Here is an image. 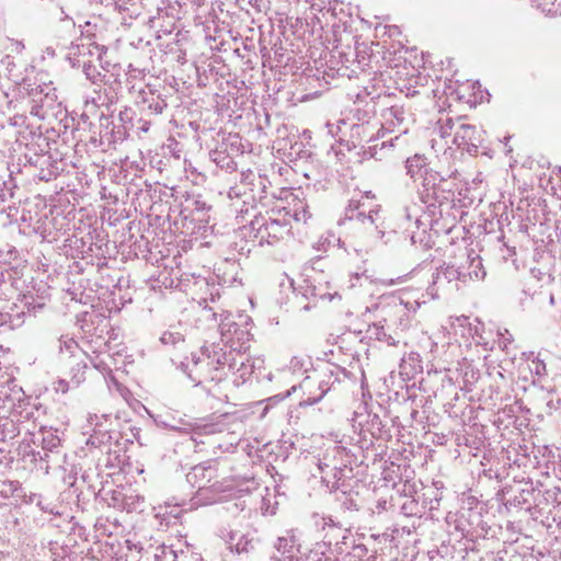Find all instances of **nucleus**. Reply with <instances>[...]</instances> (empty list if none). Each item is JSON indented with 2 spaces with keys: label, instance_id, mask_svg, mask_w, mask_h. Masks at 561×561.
<instances>
[{
  "label": "nucleus",
  "instance_id": "nucleus-1",
  "mask_svg": "<svg viewBox=\"0 0 561 561\" xmlns=\"http://www.w3.org/2000/svg\"><path fill=\"white\" fill-rule=\"evenodd\" d=\"M451 136L450 142L470 154L478 152L483 140L481 131L474 125L466 123L461 117L445 116L436 122L432 130V148L435 151L445 150Z\"/></svg>",
  "mask_w": 561,
  "mask_h": 561
},
{
  "label": "nucleus",
  "instance_id": "nucleus-2",
  "mask_svg": "<svg viewBox=\"0 0 561 561\" xmlns=\"http://www.w3.org/2000/svg\"><path fill=\"white\" fill-rule=\"evenodd\" d=\"M226 360L227 350L211 344L203 346L198 355L192 354L191 359L183 365L188 377L198 386L207 382L219 383L227 379Z\"/></svg>",
  "mask_w": 561,
  "mask_h": 561
},
{
  "label": "nucleus",
  "instance_id": "nucleus-3",
  "mask_svg": "<svg viewBox=\"0 0 561 561\" xmlns=\"http://www.w3.org/2000/svg\"><path fill=\"white\" fill-rule=\"evenodd\" d=\"M187 482L197 488L193 497L194 505H210L230 495L232 484L217 480V471L203 463L192 468L186 476Z\"/></svg>",
  "mask_w": 561,
  "mask_h": 561
},
{
  "label": "nucleus",
  "instance_id": "nucleus-4",
  "mask_svg": "<svg viewBox=\"0 0 561 561\" xmlns=\"http://www.w3.org/2000/svg\"><path fill=\"white\" fill-rule=\"evenodd\" d=\"M352 455L346 447L334 443L328 446L322 455L317 459V468L322 483L328 489L336 490L340 481L345 478V471L352 462Z\"/></svg>",
  "mask_w": 561,
  "mask_h": 561
},
{
  "label": "nucleus",
  "instance_id": "nucleus-5",
  "mask_svg": "<svg viewBox=\"0 0 561 561\" xmlns=\"http://www.w3.org/2000/svg\"><path fill=\"white\" fill-rule=\"evenodd\" d=\"M219 324L221 342L227 353L232 355L237 352H247L250 347L251 318L245 313L232 314L225 312Z\"/></svg>",
  "mask_w": 561,
  "mask_h": 561
},
{
  "label": "nucleus",
  "instance_id": "nucleus-6",
  "mask_svg": "<svg viewBox=\"0 0 561 561\" xmlns=\"http://www.w3.org/2000/svg\"><path fill=\"white\" fill-rule=\"evenodd\" d=\"M379 123L381 138L380 150H389L397 145H404L402 138L408 133L407 113L402 106L394 105L382 111Z\"/></svg>",
  "mask_w": 561,
  "mask_h": 561
},
{
  "label": "nucleus",
  "instance_id": "nucleus-7",
  "mask_svg": "<svg viewBox=\"0 0 561 561\" xmlns=\"http://www.w3.org/2000/svg\"><path fill=\"white\" fill-rule=\"evenodd\" d=\"M351 138L354 146H360L364 149V156L381 160L385 150H380L381 131L378 122L366 121L353 124L351 127Z\"/></svg>",
  "mask_w": 561,
  "mask_h": 561
},
{
  "label": "nucleus",
  "instance_id": "nucleus-8",
  "mask_svg": "<svg viewBox=\"0 0 561 561\" xmlns=\"http://www.w3.org/2000/svg\"><path fill=\"white\" fill-rule=\"evenodd\" d=\"M345 378H350V371L339 365L328 364L321 370L320 379L317 382V392L312 391V388L316 385L310 377L306 378L301 383L300 387L302 389L309 390V396L304 400V402L308 405L318 403L336 382L339 383Z\"/></svg>",
  "mask_w": 561,
  "mask_h": 561
},
{
  "label": "nucleus",
  "instance_id": "nucleus-9",
  "mask_svg": "<svg viewBox=\"0 0 561 561\" xmlns=\"http://www.w3.org/2000/svg\"><path fill=\"white\" fill-rule=\"evenodd\" d=\"M264 368L262 357H251L245 352H237L232 355L227 353L226 371L227 378L231 375V381L236 387L247 382L251 376Z\"/></svg>",
  "mask_w": 561,
  "mask_h": 561
},
{
  "label": "nucleus",
  "instance_id": "nucleus-10",
  "mask_svg": "<svg viewBox=\"0 0 561 561\" xmlns=\"http://www.w3.org/2000/svg\"><path fill=\"white\" fill-rule=\"evenodd\" d=\"M462 267L457 264V256H455L451 261L444 263L437 268V272L433 275V285H440L443 280L446 283L460 282L467 284L469 282L482 280L485 276L483 264L478 260L469 264V267H472L471 272H461Z\"/></svg>",
  "mask_w": 561,
  "mask_h": 561
},
{
  "label": "nucleus",
  "instance_id": "nucleus-11",
  "mask_svg": "<svg viewBox=\"0 0 561 561\" xmlns=\"http://www.w3.org/2000/svg\"><path fill=\"white\" fill-rule=\"evenodd\" d=\"M422 178L421 198L424 204L433 206L435 203L442 204L449 199L453 192V185L437 171L425 169Z\"/></svg>",
  "mask_w": 561,
  "mask_h": 561
},
{
  "label": "nucleus",
  "instance_id": "nucleus-12",
  "mask_svg": "<svg viewBox=\"0 0 561 561\" xmlns=\"http://www.w3.org/2000/svg\"><path fill=\"white\" fill-rule=\"evenodd\" d=\"M60 107L61 102L58 100L56 88L48 73H37V117L56 118Z\"/></svg>",
  "mask_w": 561,
  "mask_h": 561
},
{
  "label": "nucleus",
  "instance_id": "nucleus-13",
  "mask_svg": "<svg viewBox=\"0 0 561 561\" xmlns=\"http://www.w3.org/2000/svg\"><path fill=\"white\" fill-rule=\"evenodd\" d=\"M378 209L369 206L365 202L351 199L345 210V217L354 222L356 227H363L364 230L375 239L383 237V231L379 229L377 224Z\"/></svg>",
  "mask_w": 561,
  "mask_h": 561
},
{
  "label": "nucleus",
  "instance_id": "nucleus-14",
  "mask_svg": "<svg viewBox=\"0 0 561 561\" xmlns=\"http://www.w3.org/2000/svg\"><path fill=\"white\" fill-rule=\"evenodd\" d=\"M251 231L259 245H273L288 234L289 227L287 222L278 219L259 217L251 221Z\"/></svg>",
  "mask_w": 561,
  "mask_h": 561
},
{
  "label": "nucleus",
  "instance_id": "nucleus-15",
  "mask_svg": "<svg viewBox=\"0 0 561 561\" xmlns=\"http://www.w3.org/2000/svg\"><path fill=\"white\" fill-rule=\"evenodd\" d=\"M444 330H449L448 333L453 337H448L447 343L460 342L458 337L462 339L463 342L471 344V341L476 344H481V336L478 335V328L472 327L469 318L465 316L450 317L448 324L443 327Z\"/></svg>",
  "mask_w": 561,
  "mask_h": 561
},
{
  "label": "nucleus",
  "instance_id": "nucleus-16",
  "mask_svg": "<svg viewBox=\"0 0 561 561\" xmlns=\"http://www.w3.org/2000/svg\"><path fill=\"white\" fill-rule=\"evenodd\" d=\"M44 147H49V142L47 138L43 137L39 133V135H37V148H39L43 153H37V165L41 167L37 178L47 182L56 178L62 168L60 165L61 162L56 160L53 161L51 154H49L48 151H45Z\"/></svg>",
  "mask_w": 561,
  "mask_h": 561
},
{
  "label": "nucleus",
  "instance_id": "nucleus-17",
  "mask_svg": "<svg viewBox=\"0 0 561 561\" xmlns=\"http://www.w3.org/2000/svg\"><path fill=\"white\" fill-rule=\"evenodd\" d=\"M364 412L355 411L353 415V426H358L360 432L369 433L374 438H380L383 433L385 424L377 413H373L366 410V405L363 407Z\"/></svg>",
  "mask_w": 561,
  "mask_h": 561
},
{
  "label": "nucleus",
  "instance_id": "nucleus-18",
  "mask_svg": "<svg viewBox=\"0 0 561 561\" xmlns=\"http://www.w3.org/2000/svg\"><path fill=\"white\" fill-rule=\"evenodd\" d=\"M42 435V449L44 455L42 456L39 453L41 462H53L57 463L59 460V446L60 438L56 434V431L53 428L41 427L39 430Z\"/></svg>",
  "mask_w": 561,
  "mask_h": 561
},
{
  "label": "nucleus",
  "instance_id": "nucleus-19",
  "mask_svg": "<svg viewBox=\"0 0 561 561\" xmlns=\"http://www.w3.org/2000/svg\"><path fill=\"white\" fill-rule=\"evenodd\" d=\"M274 548L280 557L285 558V561H302L298 540L293 529L286 530L283 536H279L274 543Z\"/></svg>",
  "mask_w": 561,
  "mask_h": 561
},
{
  "label": "nucleus",
  "instance_id": "nucleus-20",
  "mask_svg": "<svg viewBox=\"0 0 561 561\" xmlns=\"http://www.w3.org/2000/svg\"><path fill=\"white\" fill-rule=\"evenodd\" d=\"M301 556L302 561H337V559L333 556L330 541L316 542L308 550V552Z\"/></svg>",
  "mask_w": 561,
  "mask_h": 561
},
{
  "label": "nucleus",
  "instance_id": "nucleus-21",
  "mask_svg": "<svg viewBox=\"0 0 561 561\" xmlns=\"http://www.w3.org/2000/svg\"><path fill=\"white\" fill-rule=\"evenodd\" d=\"M400 375L408 379L414 378L423 371L422 359L419 353L410 352L405 354L400 363Z\"/></svg>",
  "mask_w": 561,
  "mask_h": 561
},
{
  "label": "nucleus",
  "instance_id": "nucleus-22",
  "mask_svg": "<svg viewBox=\"0 0 561 561\" xmlns=\"http://www.w3.org/2000/svg\"><path fill=\"white\" fill-rule=\"evenodd\" d=\"M210 160L220 169L232 172L237 169L234 160L224 150L215 149L209 153Z\"/></svg>",
  "mask_w": 561,
  "mask_h": 561
},
{
  "label": "nucleus",
  "instance_id": "nucleus-23",
  "mask_svg": "<svg viewBox=\"0 0 561 561\" xmlns=\"http://www.w3.org/2000/svg\"><path fill=\"white\" fill-rule=\"evenodd\" d=\"M407 173L415 179L417 176H422L426 168V159L422 156L415 154L412 158H409L405 162Z\"/></svg>",
  "mask_w": 561,
  "mask_h": 561
},
{
  "label": "nucleus",
  "instance_id": "nucleus-24",
  "mask_svg": "<svg viewBox=\"0 0 561 561\" xmlns=\"http://www.w3.org/2000/svg\"><path fill=\"white\" fill-rule=\"evenodd\" d=\"M476 260L482 263L481 257L474 252V250L463 249L457 255V264L463 266L461 272H471L472 267H469V264L474 263Z\"/></svg>",
  "mask_w": 561,
  "mask_h": 561
},
{
  "label": "nucleus",
  "instance_id": "nucleus-25",
  "mask_svg": "<svg viewBox=\"0 0 561 561\" xmlns=\"http://www.w3.org/2000/svg\"><path fill=\"white\" fill-rule=\"evenodd\" d=\"M367 334L369 335V337H374L378 341H385L388 344H394L393 339L387 334L385 325L381 321L369 325L367 329Z\"/></svg>",
  "mask_w": 561,
  "mask_h": 561
},
{
  "label": "nucleus",
  "instance_id": "nucleus-26",
  "mask_svg": "<svg viewBox=\"0 0 561 561\" xmlns=\"http://www.w3.org/2000/svg\"><path fill=\"white\" fill-rule=\"evenodd\" d=\"M533 2L546 14L561 15V0H533Z\"/></svg>",
  "mask_w": 561,
  "mask_h": 561
},
{
  "label": "nucleus",
  "instance_id": "nucleus-27",
  "mask_svg": "<svg viewBox=\"0 0 561 561\" xmlns=\"http://www.w3.org/2000/svg\"><path fill=\"white\" fill-rule=\"evenodd\" d=\"M347 558L348 561H376L375 556H368V549L363 543L354 545Z\"/></svg>",
  "mask_w": 561,
  "mask_h": 561
},
{
  "label": "nucleus",
  "instance_id": "nucleus-28",
  "mask_svg": "<svg viewBox=\"0 0 561 561\" xmlns=\"http://www.w3.org/2000/svg\"><path fill=\"white\" fill-rule=\"evenodd\" d=\"M15 183L12 178V171L10 172L8 180H2L0 182V205L7 203L9 199L13 198Z\"/></svg>",
  "mask_w": 561,
  "mask_h": 561
},
{
  "label": "nucleus",
  "instance_id": "nucleus-29",
  "mask_svg": "<svg viewBox=\"0 0 561 561\" xmlns=\"http://www.w3.org/2000/svg\"><path fill=\"white\" fill-rule=\"evenodd\" d=\"M144 102L148 104V110L153 114H161L167 107L165 100L154 93H150L148 98L144 99Z\"/></svg>",
  "mask_w": 561,
  "mask_h": 561
},
{
  "label": "nucleus",
  "instance_id": "nucleus-30",
  "mask_svg": "<svg viewBox=\"0 0 561 561\" xmlns=\"http://www.w3.org/2000/svg\"><path fill=\"white\" fill-rule=\"evenodd\" d=\"M374 83L371 88L365 87L363 91V96L370 98L371 100L378 99L381 96V94L386 93L385 85L381 84V80L379 78L373 79ZM358 96L360 98L362 94L359 93Z\"/></svg>",
  "mask_w": 561,
  "mask_h": 561
},
{
  "label": "nucleus",
  "instance_id": "nucleus-31",
  "mask_svg": "<svg viewBox=\"0 0 561 561\" xmlns=\"http://www.w3.org/2000/svg\"><path fill=\"white\" fill-rule=\"evenodd\" d=\"M154 561H178L176 549L172 546H160L156 549Z\"/></svg>",
  "mask_w": 561,
  "mask_h": 561
},
{
  "label": "nucleus",
  "instance_id": "nucleus-32",
  "mask_svg": "<svg viewBox=\"0 0 561 561\" xmlns=\"http://www.w3.org/2000/svg\"><path fill=\"white\" fill-rule=\"evenodd\" d=\"M111 414L107 413H89L88 415V423L91 427H93L94 431L99 430L101 431L104 424L110 420Z\"/></svg>",
  "mask_w": 561,
  "mask_h": 561
},
{
  "label": "nucleus",
  "instance_id": "nucleus-33",
  "mask_svg": "<svg viewBox=\"0 0 561 561\" xmlns=\"http://www.w3.org/2000/svg\"><path fill=\"white\" fill-rule=\"evenodd\" d=\"M164 18V12L159 11L157 16H149L147 20L148 25L150 28L154 30L157 33L162 32L163 34H170L171 27L162 28L163 24L161 23V20Z\"/></svg>",
  "mask_w": 561,
  "mask_h": 561
},
{
  "label": "nucleus",
  "instance_id": "nucleus-34",
  "mask_svg": "<svg viewBox=\"0 0 561 561\" xmlns=\"http://www.w3.org/2000/svg\"><path fill=\"white\" fill-rule=\"evenodd\" d=\"M421 211L422 207L416 204H412L404 207V216L407 220H414L416 227H419L421 224Z\"/></svg>",
  "mask_w": 561,
  "mask_h": 561
},
{
  "label": "nucleus",
  "instance_id": "nucleus-35",
  "mask_svg": "<svg viewBox=\"0 0 561 561\" xmlns=\"http://www.w3.org/2000/svg\"><path fill=\"white\" fill-rule=\"evenodd\" d=\"M529 370L539 378L545 377L547 375L546 363L539 356H536L529 363Z\"/></svg>",
  "mask_w": 561,
  "mask_h": 561
},
{
  "label": "nucleus",
  "instance_id": "nucleus-36",
  "mask_svg": "<svg viewBox=\"0 0 561 561\" xmlns=\"http://www.w3.org/2000/svg\"><path fill=\"white\" fill-rule=\"evenodd\" d=\"M160 341L165 345H175L179 342H183L184 337L180 332L167 331L161 335Z\"/></svg>",
  "mask_w": 561,
  "mask_h": 561
},
{
  "label": "nucleus",
  "instance_id": "nucleus-37",
  "mask_svg": "<svg viewBox=\"0 0 561 561\" xmlns=\"http://www.w3.org/2000/svg\"><path fill=\"white\" fill-rule=\"evenodd\" d=\"M366 282H369V276L367 275L366 271L363 273H354L350 275L347 287L354 288L356 286H363Z\"/></svg>",
  "mask_w": 561,
  "mask_h": 561
},
{
  "label": "nucleus",
  "instance_id": "nucleus-38",
  "mask_svg": "<svg viewBox=\"0 0 561 561\" xmlns=\"http://www.w3.org/2000/svg\"><path fill=\"white\" fill-rule=\"evenodd\" d=\"M144 496L130 495L127 497L126 506L128 511H142Z\"/></svg>",
  "mask_w": 561,
  "mask_h": 561
},
{
  "label": "nucleus",
  "instance_id": "nucleus-39",
  "mask_svg": "<svg viewBox=\"0 0 561 561\" xmlns=\"http://www.w3.org/2000/svg\"><path fill=\"white\" fill-rule=\"evenodd\" d=\"M83 72L92 82H95L98 77H100V73L96 71V67L92 65L91 61H83Z\"/></svg>",
  "mask_w": 561,
  "mask_h": 561
},
{
  "label": "nucleus",
  "instance_id": "nucleus-40",
  "mask_svg": "<svg viewBox=\"0 0 561 561\" xmlns=\"http://www.w3.org/2000/svg\"><path fill=\"white\" fill-rule=\"evenodd\" d=\"M546 500L552 501L557 506H561V490L559 488L548 489L545 492Z\"/></svg>",
  "mask_w": 561,
  "mask_h": 561
},
{
  "label": "nucleus",
  "instance_id": "nucleus-41",
  "mask_svg": "<svg viewBox=\"0 0 561 561\" xmlns=\"http://www.w3.org/2000/svg\"><path fill=\"white\" fill-rule=\"evenodd\" d=\"M12 403L9 387L0 385V410L7 408L8 404Z\"/></svg>",
  "mask_w": 561,
  "mask_h": 561
},
{
  "label": "nucleus",
  "instance_id": "nucleus-42",
  "mask_svg": "<svg viewBox=\"0 0 561 561\" xmlns=\"http://www.w3.org/2000/svg\"><path fill=\"white\" fill-rule=\"evenodd\" d=\"M251 549H253V545L251 540L247 539L245 537H242L237 543H236V551L238 553L241 552H248Z\"/></svg>",
  "mask_w": 561,
  "mask_h": 561
},
{
  "label": "nucleus",
  "instance_id": "nucleus-43",
  "mask_svg": "<svg viewBox=\"0 0 561 561\" xmlns=\"http://www.w3.org/2000/svg\"><path fill=\"white\" fill-rule=\"evenodd\" d=\"M53 388L56 392L66 393L68 391V382L64 379H58L53 382Z\"/></svg>",
  "mask_w": 561,
  "mask_h": 561
},
{
  "label": "nucleus",
  "instance_id": "nucleus-44",
  "mask_svg": "<svg viewBox=\"0 0 561 561\" xmlns=\"http://www.w3.org/2000/svg\"><path fill=\"white\" fill-rule=\"evenodd\" d=\"M407 276H398L397 278H383L379 282L385 286H392L396 284H402L405 280Z\"/></svg>",
  "mask_w": 561,
  "mask_h": 561
},
{
  "label": "nucleus",
  "instance_id": "nucleus-45",
  "mask_svg": "<svg viewBox=\"0 0 561 561\" xmlns=\"http://www.w3.org/2000/svg\"><path fill=\"white\" fill-rule=\"evenodd\" d=\"M500 335L502 337V340L500 341V345L502 346L503 350H505L507 345L512 343L513 336L507 330H505V333H500Z\"/></svg>",
  "mask_w": 561,
  "mask_h": 561
},
{
  "label": "nucleus",
  "instance_id": "nucleus-46",
  "mask_svg": "<svg viewBox=\"0 0 561 561\" xmlns=\"http://www.w3.org/2000/svg\"><path fill=\"white\" fill-rule=\"evenodd\" d=\"M91 46L94 49V51H92V49L89 48V54L90 55L96 54L99 61H101L102 60V55L106 54V49L104 47H100L99 45H91Z\"/></svg>",
  "mask_w": 561,
  "mask_h": 561
},
{
  "label": "nucleus",
  "instance_id": "nucleus-47",
  "mask_svg": "<svg viewBox=\"0 0 561 561\" xmlns=\"http://www.w3.org/2000/svg\"><path fill=\"white\" fill-rule=\"evenodd\" d=\"M64 347L71 354L73 355L75 353V350L78 348V344L75 340L70 339V340H67L64 342Z\"/></svg>",
  "mask_w": 561,
  "mask_h": 561
},
{
  "label": "nucleus",
  "instance_id": "nucleus-48",
  "mask_svg": "<svg viewBox=\"0 0 561 561\" xmlns=\"http://www.w3.org/2000/svg\"><path fill=\"white\" fill-rule=\"evenodd\" d=\"M125 545H126V548L131 551V550H136L138 553L141 552L142 550V547L140 546V543L138 542H134L133 540L130 539H127L125 540Z\"/></svg>",
  "mask_w": 561,
  "mask_h": 561
},
{
  "label": "nucleus",
  "instance_id": "nucleus-49",
  "mask_svg": "<svg viewBox=\"0 0 561 561\" xmlns=\"http://www.w3.org/2000/svg\"><path fill=\"white\" fill-rule=\"evenodd\" d=\"M191 558H192V554H190L188 551L176 550V560L178 561H190Z\"/></svg>",
  "mask_w": 561,
  "mask_h": 561
},
{
  "label": "nucleus",
  "instance_id": "nucleus-50",
  "mask_svg": "<svg viewBox=\"0 0 561 561\" xmlns=\"http://www.w3.org/2000/svg\"><path fill=\"white\" fill-rule=\"evenodd\" d=\"M294 216H295V219H296V220H298V221H300V220L306 221V219H307V211H306V209H305V208L302 209V214H299V213L296 210Z\"/></svg>",
  "mask_w": 561,
  "mask_h": 561
},
{
  "label": "nucleus",
  "instance_id": "nucleus-51",
  "mask_svg": "<svg viewBox=\"0 0 561 561\" xmlns=\"http://www.w3.org/2000/svg\"><path fill=\"white\" fill-rule=\"evenodd\" d=\"M111 381L119 392H123L124 388L114 377H111Z\"/></svg>",
  "mask_w": 561,
  "mask_h": 561
},
{
  "label": "nucleus",
  "instance_id": "nucleus-52",
  "mask_svg": "<svg viewBox=\"0 0 561 561\" xmlns=\"http://www.w3.org/2000/svg\"><path fill=\"white\" fill-rule=\"evenodd\" d=\"M113 1V8L115 9V2H121L124 7H128L131 1L129 0H112Z\"/></svg>",
  "mask_w": 561,
  "mask_h": 561
},
{
  "label": "nucleus",
  "instance_id": "nucleus-53",
  "mask_svg": "<svg viewBox=\"0 0 561 561\" xmlns=\"http://www.w3.org/2000/svg\"><path fill=\"white\" fill-rule=\"evenodd\" d=\"M90 103H91L94 107H98V106H99V105H98V102H96V100H95L94 98H92L91 100H89V99H87V100H85V106H89V105H90Z\"/></svg>",
  "mask_w": 561,
  "mask_h": 561
},
{
  "label": "nucleus",
  "instance_id": "nucleus-54",
  "mask_svg": "<svg viewBox=\"0 0 561 561\" xmlns=\"http://www.w3.org/2000/svg\"><path fill=\"white\" fill-rule=\"evenodd\" d=\"M327 526L330 527L331 529L335 528V525L333 524V520L331 518H329V522H324L323 528H325Z\"/></svg>",
  "mask_w": 561,
  "mask_h": 561
},
{
  "label": "nucleus",
  "instance_id": "nucleus-55",
  "mask_svg": "<svg viewBox=\"0 0 561 561\" xmlns=\"http://www.w3.org/2000/svg\"><path fill=\"white\" fill-rule=\"evenodd\" d=\"M0 316L3 318L2 321H5L7 320L5 318L9 316V312L4 308H1Z\"/></svg>",
  "mask_w": 561,
  "mask_h": 561
},
{
  "label": "nucleus",
  "instance_id": "nucleus-56",
  "mask_svg": "<svg viewBox=\"0 0 561 561\" xmlns=\"http://www.w3.org/2000/svg\"><path fill=\"white\" fill-rule=\"evenodd\" d=\"M311 296H313V297H320V298H322V297H323V295H322V294H319V293H317V291H316V288H314V287L311 289Z\"/></svg>",
  "mask_w": 561,
  "mask_h": 561
},
{
  "label": "nucleus",
  "instance_id": "nucleus-57",
  "mask_svg": "<svg viewBox=\"0 0 561 561\" xmlns=\"http://www.w3.org/2000/svg\"><path fill=\"white\" fill-rule=\"evenodd\" d=\"M49 463H50V462H48V463L46 462V466H45V467H43V466L41 465V467H36V470L44 469V470H45V472H46V473H48Z\"/></svg>",
  "mask_w": 561,
  "mask_h": 561
},
{
  "label": "nucleus",
  "instance_id": "nucleus-58",
  "mask_svg": "<svg viewBox=\"0 0 561 561\" xmlns=\"http://www.w3.org/2000/svg\"><path fill=\"white\" fill-rule=\"evenodd\" d=\"M290 364H291V366H293V367L299 366V359H298V358H296V357H294V358L291 359Z\"/></svg>",
  "mask_w": 561,
  "mask_h": 561
},
{
  "label": "nucleus",
  "instance_id": "nucleus-59",
  "mask_svg": "<svg viewBox=\"0 0 561 561\" xmlns=\"http://www.w3.org/2000/svg\"><path fill=\"white\" fill-rule=\"evenodd\" d=\"M270 561H285V558L283 557H271Z\"/></svg>",
  "mask_w": 561,
  "mask_h": 561
},
{
  "label": "nucleus",
  "instance_id": "nucleus-60",
  "mask_svg": "<svg viewBox=\"0 0 561 561\" xmlns=\"http://www.w3.org/2000/svg\"><path fill=\"white\" fill-rule=\"evenodd\" d=\"M549 302H550L551 306L556 305V299H554V296L552 294L549 297Z\"/></svg>",
  "mask_w": 561,
  "mask_h": 561
},
{
  "label": "nucleus",
  "instance_id": "nucleus-61",
  "mask_svg": "<svg viewBox=\"0 0 561 561\" xmlns=\"http://www.w3.org/2000/svg\"><path fill=\"white\" fill-rule=\"evenodd\" d=\"M327 127H328V129H329V130H328V131H329V134L333 135V124L328 123V124H327Z\"/></svg>",
  "mask_w": 561,
  "mask_h": 561
},
{
  "label": "nucleus",
  "instance_id": "nucleus-62",
  "mask_svg": "<svg viewBox=\"0 0 561 561\" xmlns=\"http://www.w3.org/2000/svg\"><path fill=\"white\" fill-rule=\"evenodd\" d=\"M165 27H171V30H172V28H173V24H172V23H169V25H167V23H163L162 28H165Z\"/></svg>",
  "mask_w": 561,
  "mask_h": 561
},
{
  "label": "nucleus",
  "instance_id": "nucleus-63",
  "mask_svg": "<svg viewBox=\"0 0 561 561\" xmlns=\"http://www.w3.org/2000/svg\"><path fill=\"white\" fill-rule=\"evenodd\" d=\"M346 539H347V536H346V535H344V536H343V541H342L341 543H344V545H345V543H346Z\"/></svg>",
  "mask_w": 561,
  "mask_h": 561
},
{
  "label": "nucleus",
  "instance_id": "nucleus-64",
  "mask_svg": "<svg viewBox=\"0 0 561 561\" xmlns=\"http://www.w3.org/2000/svg\"><path fill=\"white\" fill-rule=\"evenodd\" d=\"M48 54H49L50 56H54V50L48 49Z\"/></svg>",
  "mask_w": 561,
  "mask_h": 561
}]
</instances>
